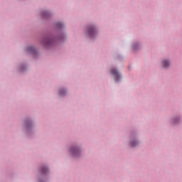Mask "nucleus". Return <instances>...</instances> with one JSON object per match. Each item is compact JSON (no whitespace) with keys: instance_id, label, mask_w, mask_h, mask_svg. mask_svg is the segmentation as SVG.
Masks as SVG:
<instances>
[{"instance_id":"3","label":"nucleus","mask_w":182,"mask_h":182,"mask_svg":"<svg viewBox=\"0 0 182 182\" xmlns=\"http://www.w3.org/2000/svg\"><path fill=\"white\" fill-rule=\"evenodd\" d=\"M162 65L164 68H168V66H170V62L167 60H165L162 61Z\"/></svg>"},{"instance_id":"5","label":"nucleus","mask_w":182,"mask_h":182,"mask_svg":"<svg viewBox=\"0 0 182 182\" xmlns=\"http://www.w3.org/2000/svg\"><path fill=\"white\" fill-rule=\"evenodd\" d=\"M41 173H42V174H46V173H48V168L43 167L41 168Z\"/></svg>"},{"instance_id":"1","label":"nucleus","mask_w":182,"mask_h":182,"mask_svg":"<svg viewBox=\"0 0 182 182\" xmlns=\"http://www.w3.org/2000/svg\"><path fill=\"white\" fill-rule=\"evenodd\" d=\"M111 73L114 76L115 80H119V79H120V75H119V71H117V70L112 68L111 70Z\"/></svg>"},{"instance_id":"4","label":"nucleus","mask_w":182,"mask_h":182,"mask_svg":"<svg viewBox=\"0 0 182 182\" xmlns=\"http://www.w3.org/2000/svg\"><path fill=\"white\" fill-rule=\"evenodd\" d=\"M71 153H73V154H77V153H79V150L77 148H73L70 149Z\"/></svg>"},{"instance_id":"8","label":"nucleus","mask_w":182,"mask_h":182,"mask_svg":"<svg viewBox=\"0 0 182 182\" xmlns=\"http://www.w3.org/2000/svg\"><path fill=\"white\" fill-rule=\"evenodd\" d=\"M65 93H66V91H65V90H60L59 91V95H60V96H63V95H65Z\"/></svg>"},{"instance_id":"2","label":"nucleus","mask_w":182,"mask_h":182,"mask_svg":"<svg viewBox=\"0 0 182 182\" xmlns=\"http://www.w3.org/2000/svg\"><path fill=\"white\" fill-rule=\"evenodd\" d=\"M95 33H96V29H95V27H90L89 30V35L90 38H92Z\"/></svg>"},{"instance_id":"7","label":"nucleus","mask_w":182,"mask_h":182,"mask_svg":"<svg viewBox=\"0 0 182 182\" xmlns=\"http://www.w3.org/2000/svg\"><path fill=\"white\" fill-rule=\"evenodd\" d=\"M131 146H132V147H136V146H137V141H132Z\"/></svg>"},{"instance_id":"10","label":"nucleus","mask_w":182,"mask_h":182,"mask_svg":"<svg viewBox=\"0 0 182 182\" xmlns=\"http://www.w3.org/2000/svg\"><path fill=\"white\" fill-rule=\"evenodd\" d=\"M57 25L58 28H62V26H63V24H62V23H58Z\"/></svg>"},{"instance_id":"9","label":"nucleus","mask_w":182,"mask_h":182,"mask_svg":"<svg viewBox=\"0 0 182 182\" xmlns=\"http://www.w3.org/2000/svg\"><path fill=\"white\" fill-rule=\"evenodd\" d=\"M48 15H49V12H48V11H44L43 13V18H48Z\"/></svg>"},{"instance_id":"6","label":"nucleus","mask_w":182,"mask_h":182,"mask_svg":"<svg viewBox=\"0 0 182 182\" xmlns=\"http://www.w3.org/2000/svg\"><path fill=\"white\" fill-rule=\"evenodd\" d=\"M27 52H35V48H33V47H28Z\"/></svg>"}]
</instances>
